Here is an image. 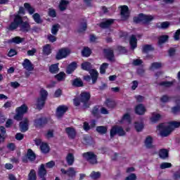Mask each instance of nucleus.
I'll use <instances>...</instances> for the list:
<instances>
[{
	"instance_id": "50",
	"label": "nucleus",
	"mask_w": 180,
	"mask_h": 180,
	"mask_svg": "<svg viewBox=\"0 0 180 180\" xmlns=\"http://www.w3.org/2000/svg\"><path fill=\"white\" fill-rule=\"evenodd\" d=\"M82 70H85L86 71L91 70V63L89 62L83 63L82 64Z\"/></svg>"
},
{
	"instance_id": "12",
	"label": "nucleus",
	"mask_w": 180,
	"mask_h": 180,
	"mask_svg": "<svg viewBox=\"0 0 180 180\" xmlns=\"http://www.w3.org/2000/svg\"><path fill=\"white\" fill-rule=\"evenodd\" d=\"M67 110H68V108H67V106L65 105H60L59 107H58L56 110L57 117L58 119H60V117H63V116L64 115V113H65Z\"/></svg>"
},
{
	"instance_id": "60",
	"label": "nucleus",
	"mask_w": 180,
	"mask_h": 180,
	"mask_svg": "<svg viewBox=\"0 0 180 180\" xmlns=\"http://www.w3.org/2000/svg\"><path fill=\"white\" fill-rule=\"evenodd\" d=\"M162 86H172V82H162L160 84Z\"/></svg>"
},
{
	"instance_id": "15",
	"label": "nucleus",
	"mask_w": 180,
	"mask_h": 180,
	"mask_svg": "<svg viewBox=\"0 0 180 180\" xmlns=\"http://www.w3.org/2000/svg\"><path fill=\"white\" fill-rule=\"evenodd\" d=\"M22 67L27 71H33V64L29 59H25L22 63Z\"/></svg>"
},
{
	"instance_id": "8",
	"label": "nucleus",
	"mask_w": 180,
	"mask_h": 180,
	"mask_svg": "<svg viewBox=\"0 0 180 180\" xmlns=\"http://www.w3.org/2000/svg\"><path fill=\"white\" fill-rule=\"evenodd\" d=\"M80 101L83 104L84 108H89V103H88L89 99H91V94L88 92H83L80 95Z\"/></svg>"
},
{
	"instance_id": "37",
	"label": "nucleus",
	"mask_w": 180,
	"mask_h": 180,
	"mask_svg": "<svg viewBox=\"0 0 180 180\" xmlns=\"http://www.w3.org/2000/svg\"><path fill=\"white\" fill-rule=\"evenodd\" d=\"M162 67V64L161 63L155 62L151 64L150 69L152 71H154V70H158V68H161Z\"/></svg>"
},
{
	"instance_id": "21",
	"label": "nucleus",
	"mask_w": 180,
	"mask_h": 180,
	"mask_svg": "<svg viewBox=\"0 0 180 180\" xmlns=\"http://www.w3.org/2000/svg\"><path fill=\"white\" fill-rule=\"evenodd\" d=\"M171 26V23L168 21L162 22H158L156 25V27H158L159 29H168Z\"/></svg>"
},
{
	"instance_id": "54",
	"label": "nucleus",
	"mask_w": 180,
	"mask_h": 180,
	"mask_svg": "<svg viewBox=\"0 0 180 180\" xmlns=\"http://www.w3.org/2000/svg\"><path fill=\"white\" fill-rule=\"evenodd\" d=\"M73 85L75 86H82V80L79 79H76L73 82Z\"/></svg>"
},
{
	"instance_id": "42",
	"label": "nucleus",
	"mask_w": 180,
	"mask_h": 180,
	"mask_svg": "<svg viewBox=\"0 0 180 180\" xmlns=\"http://www.w3.org/2000/svg\"><path fill=\"white\" fill-rule=\"evenodd\" d=\"M96 131L100 134H105L106 131H108V128L103 126H99L96 127Z\"/></svg>"
},
{
	"instance_id": "63",
	"label": "nucleus",
	"mask_w": 180,
	"mask_h": 180,
	"mask_svg": "<svg viewBox=\"0 0 180 180\" xmlns=\"http://www.w3.org/2000/svg\"><path fill=\"white\" fill-rule=\"evenodd\" d=\"M136 174H130L125 179V180H136Z\"/></svg>"
},
{
	"instance_id": "58",
	"label": "nucleus",
	"mask_w": 180,
	"mask_h": 180,
	"mask_svg": "<svg viewBox=\"0 0 180 180\" xmlns=\"http://www.w3.org/2000/svg\"><path fill=\"white\" fill-rule=\"evenodd\" d=\"M133 65H141L143 64V60L140 59H134L132 63Z\"/></svg>"
},
{
	"instance_id": "59",
	"label": "nucleus",
	"mask_w": 180,
	"mask_h": 180,
	"mask_svg": "<svg viewBox=\"0 0 180 180\" xmlns=\"http://www.w3.org/2000/svg\"><path fill=\"white\" fill-rule=\"evenodd\" d=\"M169 99H171L170 97H169L168 96H162V98H160L161 102L163 103H167V102H169Z\"/></svg>"
},
{
	"instance_id": "47",
	"label": "nucleus",
	"mask_w": 180,
	"mask_h": 180,
	"mask_svg": "<svg viewBox=\"0 0 180 180\" xmlns=\"http://www.w3.org/2000/svg\"><path fill=\"white\" fill-rule=\"evenodd\" d=\"M55 78L58 81H64L65 79V73L60 72L59 74L55 76Z\"/></svg>"
},
{
	"instance_id": "51",
	"label": "nucleus",
	"mask_w": 180,
	"mask_h": 180,
	"mask_svg": "<svg viewBox=\"0 0 180 180\" xmlns=\"http://www.w3.org/2000/svg\"><path fill=\"white\" fill-rule=\"evenodd\" d=\"M144 127V125L143 124V123H135V129L137 131H141V130H143V128Z\"/></svg>"
},
{
	"instance_id": "43",
	"label": "nucleus",
	"mask_w": 180,
	"mask_h": 180,
	"mask_svg": "<svg viewBox=\"0 0 180 180\" xmlns=\"http://www.w3.org/2000/svg\"><path fill=\"white\" fill-rule=\"evenodd\" d=\"M49 71L51 72V74H57V72H58V65L55 64L51 65L49 68Z\"/></svg>"
},
{
	"instance_id": "20",
	"label": "nucleus",
	"mask_w": 180,
	"mask_h": 180,
	"mask_svg": "<svg viewBox=\"0 0 180 180\" xmlns=\"http://www.w3.org/2000/svg\"><path fill=\"white\" fill-rule=\"evenodd\" d=\"M113 22V19L105 20L104 22L100 24V27H102V29H106V27H109V26H110Z\"/></svg>"
},
{
	"instance_id": "44",
	"label": "nucleus",
	"mask_w": 180,
	"mask_h": 180,
	"mask_svg": "<svg viewBox=\"0 0 180 180\" xmlns=\"http://www.w3.org/2000/svg\"><path fill=\"white\" fill-rule=\"evenodd\" d=\"M90 177L92 179H99V178H101V172H92L90 174Z\"/></svg>"
},
{
	"instance_id": "61",
	"label": "nucleus",
	"mask_w": 180,
	"mask_h": 180,
	"mask_svg": "<svg viewBox=\"0 0 180 180\" xmlns=\"http://www.w3.org/2000/svg\"><path fill=\"white\" fill-rule=\"evenodd\" d=\"M37 50L34 48L32 49V50L27 51V53L28 56H34V53H36Z\"/></svg>"
},
{
	"instance_id": "10",
	"label": "nucleus",
	"mask_w": 180,
	"mask_h": 180,
	"mask_svg": "<svg viewBox=\"0 0 180 180\" xmlns=\"http://www.w3.org/2000/svg\"><path fill=\"white\" fill-rule=\"evenodd\" d=\"M20 131L25 133L29 130V120L24 118L21 122H20Z\"/></svg>"
},
{
	"instance_id": "49",
	"label": "nucleus",
	"mask_w": 180,
	"mask_h": 180,
	"mask_svg": "<svg viewBox=\"0 0 180 180\" xmlns=\"http://www.w3.org/2000/svg\"><path fill=\"white\" fill-rule=\"evenodd\" d=\"M154 48L151 45H144L143 46V53H148V51H153Z\"/></svg>"
},
{
	"instance_id": "32",
	"label": "nucleus",
	"mask_w": 180,
	"mask_h": 180,
	"mask_svg": "<svg viewBox=\"0 0 180 180\" xmlns=\"http://www.w3.org/2000/svg\"><path fill=\"white\" fill-rule=\"evenodd\" d=\"M68 5V1L67 0H61L59 4L60 11H65L67 9V6Z\"/></svg>"
},
{
	"instance_id": "17",
	"label": "nucleus",
	"mask_w": 180,
	"mask_h": 180,
	"mask_svg": "<svg viewBox=\"0 0 180 180\" xmlns=\"http://www.w3.org/2000/svg\"><path fill=\"white\" fill-rule=\"evenodd\" d=\"M66 162L68 165L71 166L74 165V161H75V158L74 157V154L68 153L66 156Z\"/></svg>"
},
{
	"instance_id": "1",
	"label": "nucleus",
	"mask_w": 180,
	"mask_h": 180,
	"mask_svg": "<svg viewBox=\"0 0 180 180\" xmlns=\"http://www.w3.org/2000/svg\"><path fill=\"white\" fill-rule=\"evenodd\" d=\"M18 26H20L21 32H29L30 30V25L27 22H23L20 15L15 14L13 21L8 26V30H15Z\"/></svg>"
},
{
	"instance_id": "40",
	"label": "nucleus",
	"mask_w": 180,
	"mask_h": 180,
	"mask_svg": "<svg viewBox=\"0 0 180 180\" xmlns=\"http://www.w3.org/2000/svg\"><path fill=\"white\" fill-rule=\"evenodd\" d=\"M105 105L109 109H112V108L116 106V103L110 99H107L105 101Z\"/></svg>"
},
{
	"instance_id": "5",
	"label": "nucleus",
	"mask_w": 180,
	"mask_h": 180,
	"mask_svg": "<svg viewBox=\"0 0 180 180\" xmlns=\"http://www.w3.org/2000/svg\"><path fill=\"white\" fill-rule=\"evenodd\" d=\"M154 19L153 15H146L143 13L139 14L138 16L134 18V23H140V22H143V23H148Z\"/></svg>"
},
{
	"instance_id": "4",
	"label": "nucleus",
	"mask_w": 180,
	"mask_h": 180,
	"mask_svg": "<svg viewBox=\"0 0 180 180\" xmlns=\"http://www.w3.org/2000/svg\"><path fill=\"white\" fill-rule=\"evenodd\" d=\"M82 157L83 158H84V160L88 161L89 164H91L93 165L95 164H98V159H97L96 155H95L94 152L84 153L82 154Z\"/></svg>"
},
{
	"instance_id": "55",
	"label": "nucleus",
	"mask_w": 180,
	"mask_h": 180,
	"mask_svg": "<svg viewBox=\"0 0 180 180\" xmlns=\"http://www.w3.org/2000/svg\"><path fill=\"white\" fill-rule=\"evenodd\" d=\"M47 38L49 41H51V43H54V41H57L56 36L52 35L51 34H48Z\"/></svg>"
},
{
	"instance_id": "6",
	"label": "nucleus",
	"mask_w": 180,
	"mask_h": 180,
	"mask_svg": "<svg viewBox=\"0 0 180 180\" xmlns=\"http://www.w3.org/2000/svg\"><path fill=\"white\" fill-rule=\"evenodd\" d=\"M27 112V105H22L16 109V115L14 116L15 120H22L23 115Z\"/></svg>"
},
{
	"instance_id": "26",
	"label": "nucleus",
	"mask_w": 180,
	"mask_h": 180,
	"mask_svg": "<svg viewBox=\"0 0 180 180\" xmlns=\"http://www.w3.org/2000/svg\"><path fill=\"white\" fill-rule=\"evenodd\" d=\"M89 72L91 77V79L93 81V84H95V82H96L98 79V71L95 70H91Z\"/></svg>"
},
{
	"instance_id": "46",
	"label": "nucleus",
	"mask_w": 180,
	"mask_h": 180,
	"mask_svg": "<svg viewBox=\"0 0 180 180\" xmlns=\"http://www.w3.org/2000/svg\"><path fill=\"white\" fill-rule=\"evenodd\" d=\"M58 29H60V25L56 24V25H53V27L51 28L52 34L56 36L57 34V33H58Z\"/></svg>"
},
{
	"instance_id": "9",
	"label": "nucleus",
	"mask_w": 180,
	"mask_h": 180,
	"mask_svg": "<svg viewBox=\"0 0 180 180\" xmlns=\"http://www.w3.org/2000/svg\"><path fill=\"white\" fill-rule=\"evenodd\" d=\"M70 53V49L67 48L60 49L56 54V60H63V58H65V57H67Z\"/></svg>"
},
{
	"instance_id": "3",
	"label": "nucleus",
	"mask_w": 180,
	"mask_h": 180,
	"mask_svg": "<svg viewBox=\"0 0 180 180\" xmlns=\"http://www.w3.org/2000/svg\"><path fill=\"white\" fill-rule=\"evenodd\" d=\"M49 96V93L44 89H41L40 91V98H38L37 102V108L41 109L44 106L46 100Z\"/></svg>"
},
{
	"instance_id": "13",
	"label": "nucleus",
	"mask_w": 180,
	"mask_h": 180,
	"mask_svg": "<svg viewBox=\"0 0 180 180\" xmlns=\"http://www.w3.org/2000/svg\"><path fill=\"white\" fill-rule=\"evenodd\" d=\"M65 133L67 134L68 136L71 139H75L77 136V131L73 127H67L65 128Z\"/></svg>"
},
{
	"instance_id": "2",
	"label": "nucleus",
	"mask_w": 180,
	"mask_h": 180,
	"mask_svg": "<svg viewBox=\"0 0 180 180\" xmlns=\"http://www.w3.org/2000/svg\"><path fill=\"white\" fill-rule=\"evenodd\" d=\"M178 127H180V122L173 121L169 123L160 124L158 129L162 137H168L174 131V129H178Z\"/></svg>"
},
{
	"instance_id": "22",
	"label": "nucleus",
	"mask_w": 180,
	"mask_h": 180,
	"mask_svg": "<svg viewBox=\"0 0 180 180\" xmlns=\"http://www.w3.org/2000/svg\"><path fill=\"white\" fill-rule=\"evenodd\" d=\"M129 44L131 46V49L132 50H134V49L137 47V38H136V36L134 35L131 36Z\"/></svg>"
},
{
	"instance_id": "31",
	"label": "nucleus",
	"mask_w": 180,
	"mask_h": 180,
	"mask_svg": "<svg viewBox=\"0 0 180 180\" xmlns=\"http://www.w3.org/2000/svg\"><path fill=\"white\" fill-rule=\"evenodd\" d=\"M27 158H28L30 161H34V160H36V155L34 154L33 150H32V149H28Z\"/></svg>"
},
{
	"instance_id": "62",
	"label": "nucleus",
	"mask_w": 180,
	"mask_h": 180,
	"mask_svg": "<svg viewBox=\"0 0 180 180\" xmlns=\"http://www.w3.org/2000/svg\"><path fill=\"white\" fill-rule=\"evenodd\" d=\"M56 165V162L54 161H50L46 164V168H53Z\"/></svg>"
},
{
	"instance_id": "48",
	"label": "nucleus",
	"mask_w": 180,
	"mask_h": 180,
	"mask_svg": "<svg viewBox=\"0 0 180 180\" xmlns=\"http://www.w3.org/2000/svg\"><path fill=\"white\" fill-rule=\"evenodd\" d=\"M32 18L36 23H41V18H40L39 13H34V15H32Z\"/></svg>"
},
{
	"instance_id": "64",
	"label": "nucleus",
	"mask_w": 180,
	"mask_h": 180,
	"mask_svg": "<svg viewBox=\"0 0 180 180\" xmlns=\"http://www.w3.org/2000/svg\"><path fill=\"white\" fill-rule=\"evenodd\" d=\"M180 30H178L174 36V40H179Z\"/></svg>"
},
{
	"instance_id": "53",
	"label": "nucleus",
	"mask_w": 180,
	"mask_h": 180,
	"mask_svg": "<svg viewBox=\"0 0 180 180\" xmlns=\"http://www.w3.org/2000/svg\"><path fill=\"white\" fill-rule=\"evenodd\" d=\"M91 114L96 117H98V116H99V108L98 107H94L91 110Z\"/></svg>"
},
{
	"instance_id": "45",
	"label": "nucleus",
	"mask_w": 180,
	"mask_h": 180,
	"mask_svg": "<svg viewBox=\"0 0 180 180\" xmlns=\"http://www.w3.org/2000/svg\"><path fill=\"white\" fill-rule=\"evenodd\" d=\"M108 67H109V64H108L107 63H103L100 67L101 74H105V72H106Z\"/></svg>"
},
{
	"instance_id": "35",
	"label": "nucleus",
	"mask_w": 180,
	"mask_h": 180,
	"mask_svg": "<svg viewBox=\"0 0 180 180\" xmlns=\"http://www.w3.org/2000/svg\"><path fill=\"white\" fill-rule=\"evenodd\" d=\"M159 157L162 158V160L168 158V150L167 149H161L159 152Z\"/></svg>"
},
{
	"instance_id": "29",
	"label": "nucleus",
	"mask_w": 180,
	"mask_h": 180,
	"mask_svg": "<svg viewBox=\"0 0 180 180\" xmlns=\"http://www.w3.org/2000/svg\"><path fill=\"white\" fill-rule=\"evenodd\" d=\"M160 119H161V115L157 112H153L150 117V122H152V123H157Z\"/></svg>"
},
{
	"instance_id": "23",
	"label": "nucleus",
	"mask_w": 180,
	"mask_h": 180,
	"mask_svg": "<svg viewBox=\"0 0 180 180\" xmlns=\"http://www.w3.org/2000/svg\"><path fill=\"white\" fill-rule=\"evenodd\" d=\"M46 174H47V170H46L44 165L42 164L39 168L38 175L40 176V178H44Z\"/></svg>"
},
{
	"instance_id": "14",
	"label": "nucleus",
	"mask_w": 180,
	"mask_h": 180,
	"mask_svg": "<svg viewBox=\"0 0 180 180\" xmlns=\"http://www.w3.org/2000/svg\"><path fill=\"white\" fill-rule=\"evenodd\" d=\"M104 53L109 61H115V55L113 54V49H107L104 50Z\"/></svg>"
},
{
	"instance_id": "7",
	"label": "nucleus",
	"mask_w": 180,
	"mask_h": 180,
	"mask_svg": "<svg viewBox=\"0 0 180 180\" xmlns=\"http://www.w3.org/2000/svg\"><path fill=\"white\" fill-rule=\"evenodd\" d=\"M116 134H118L119 136H124V134H126V132H124V130H123V128L121 127H113L110 130L111 139H112V137H115Z\"/></svg>"
},
{
	"instance_id": "34",
	"label": "nucleus",
	"mask_w": 180,
	"mask_h": 180,
	"mask_svg": "<svg viewBox=\"0 0 180 180\" xmlns=\"http://www.w3.org/2000/svg\"><path fill=\"white\" fill-rule=\"evenodd\" d=\"M43 53L45 56H49L51 54V46L50 44H46L43 47Z\"/></svg>"
},
{
	"instance_id": "11",
	"label": "nucleus",
	"mask_w": 180,
	"mask_h": 180,
	"mask_svg": "<svg viewBox=\"0 0 180 180\" xmlns=\"http://www.w3.org/2000/svg\"><path fill=\"white\" fill-rule=\"evenodd\" d=\"M121 18L122 20H126V19L129 18V7L127 6H121Z\"/></svg>"
},
{
	"instance_id": "56",
	"label": "nucleus",
	"mask_w": 180,
	"mask_h": 180,
	"mask_svg": "<svg viewBox=\"0 0 180 180\" xmlns=\"http://www.w3.org/2000/svg\"><path fill=\"white\" fill-rule=\"evenodd\" d=\"M86 30V22H83L80 25L79 32H85Z\"/></svg>"
},
{
	"instance_id": "52",
	"label": "nucleus",
	"mask_w": 180,
	"mask_h": 180,
	"mask_svg": "<svg viewBox=\"0 0 180 180\" xmlns=\"http://www.w3.org/2000/svg\"><path fill=\"white\" fill-rule=\"evenodd\" d=\"M171 167H172V165L168 162H163L160 165L161 169H165L166 168H171Z\"/></svg>"
},
{
	"instance_id": "41",
	"label": "nucleus",
	"mask_w": 180,
	"mask_h": 180,
	"mask_svg": "<svg viewBox=\"0 0 180 180\" xmlns=\"http://www.w3.org/2000/svg\"><path fill=\"white\" fill-rule=\"evenodd\" d=\"M177 106L173 107L172 108V113L176 114L178 112H180V100L176 101Z\"/></svg>"
},
{
	"instance_id": "25",
	"label": "nucleus",
	"mask_w": 180,
	"mask_h": 180,
	"mask_svg": "<svg viewBox=\"0 0 180 180\" xmlns=\"http://www.w3.org/2000/svg\"><path fill=\"white\" fill-rule=\"evenodd\" d=\"M25 41V38H21L20 37H15L13 39L9 40V43H15V44H20L22 41Z\"/></svg>"
},
{
	"instance_id": "33",
	"label": "nucleus",
	"mask_w": 180,
	"mask_h": 180,
	"mask_svg": "<svg viewBox=\"0 0 180 180\" xmlns=\"http://www.w3.org/2000/svg\"><path fill=\"white\" fill-rule=\"evenodd\" d=\"M121 123H127V124H130L131 123V119L130 118V115L129 114H125L124 115Z\"/></svg>"
},
{
	"instance_id": "39",
	"label": "nucleus",
	"mask_w": 180,
	"mask_h": 180,
	"mask_svg": "<svg viewBox=\"0 0 180 180\" xmlns=\"http://www.w3.org/2000/svg\"><path fill=\"white\" fill-rule=\"evenodd\" d=\"M24 6L25 9L27 11V12L30 13V15H33V13H34V8L30 6V4H29L28 3H25L24 4Z\"/></svg>"
},
{
	"instance_id": "28",
	"label": "nucleus",
	"mask_w": 180,
	"mask_h": 180,
	"mask_svg": "<svg viewBox=\"0 0 180 180\" xmlns=\"http://www.w3.org/2000/svg\"><path fill=\"white\" fill-rule=\"evenodd\" d=\"M168 39H169V37L168 35H162L158 39V44L159 46H162L164 43H166V41H168Z\"/></svg>"
},
{
	"instance_id": "19",
	"label": "nucleus",
	"mask_w": 180,
	"mask_h": 180,
	"mask_svg": "<svg viewBox=\"0 0 180 180\" xmlns=\"http://www.w3.org/2000/svg\"><path fill=\"white\" fill-rule=\"evenodd\" d=\"M75 70H77V63L73 62L68 65L66 72L67 74H72Z\"/></svg>"
},
{
	"instance_id": "24",
	"label": "nucleus",
	"mask_w": 180,
	"mask_h": 180,
	"mask_svg": "<svg viewBox=\"0 0 180 180\" xmlns=\"http://www.w3.org/2000/svg\"><path fill=\"white\" fill-rule=\"evenodd\" d=\"M145 146L147 148H153L154 146L153 145V137L147 136L145 140Z\"/></svg>"
},
{
	"instance_id": "38",
	"label": "nucleus",
	"mask_w": 180,
	"mask_h": 180,
	"mask_svg": "<svg viewBox=\"0 0 180 180\" xmlns=\"http://www.w3.org/2000/svg\"><path fill=\"white\" fill-rule=\"evenodd\" d=\"M91 53H92V51H91V49H89V47H84L82 51V54L83 57H89Z\"/></svg>"
},
{
	"instance_id": "57",
	"label": "nucleus",
	"mask_w": 180,
	"mask_h": 180,
	"mask_svg": "<svg viewBox=\"0 0 180 180\" xmlns=\"http://www.w3.org/2000/svg\"><path fill=\"white\" fill-rule=\"evenodd\" d=\"M49 15L51 16V18H56V10L53 8H49Z\"/></svg>"
},
{
	"instance_id": "18",
	"label": "nucleus",
	"mask_w": 180,
	"mask_h": 180,
	"mask_svg": "<svg viewBox=\"0 0 180 180\" xmlns=\"http://www.w3.org/2000/svg\"><path fill=\"white\" fill-rule=\"evenodd\" d=\"M47 123V119L44 117H41L34 121V126L37 127H40V126H43V124H46Z\"/></svg>"
},
{
	"instance_id": "16",
	"label": "nucleus",
	"mask_w": 180,
	"mask_h": 180,
	"mask_svg": "<svg viewBox=\"0 0 180 180\" xmlns=\"http://www.w3.org/2000/svg\"><path fill=\"white\" fill-rule=\"evenodd\" d=\"M135 113L136 115H144L146 113V107L143 104H139L135 107Z\"/></svg>"
},
{
	"instance_id": "30",
	"label": "nucleus",
	"mask_w": 180,
	"mask_h": 180,
	"mask_svg": "<svg viewBox=\"0 0 180 180\" xmlns=\"http://www.w3.org/2000/svg\"><path fill=\"white\" fill-rule=\"evenodd\" d=\"M41 151L44 153V154H47L49 151H50V147L46 143H42L40 146Z\"/></svg>"
},
{
	"instance_id": "36",
	"label": "nucleus",
	"mask_w": 180,
	"mask_h": 180,
	"mask_svg": "<svg viewBox=\"0 0 180 180\" xmlns=\"http://www.w3.org/2000/svg\"><path fill=\"white\" fill-rule=\"evenodd\" d=\"M27 180H37V176H36V170L31 169L29 174Z\"/></svg>"
},
{
	"instance_id": "27",
	"label": "nucleus",
	"mask_w": 180,
	"mask_h": 180,
	"mask_svg": "<svg viewBox=\"0 0 180 180\" xmlns=\"http://www.w3.org/2000/svg\"><path fill=\"white\" fill-rule=\"evenodd\" d=\"M67 175H68V176H69V178H74V176H75V175H77V171H75V168L69 167L68 169Z\"/></svg>"
}]
</instances>
